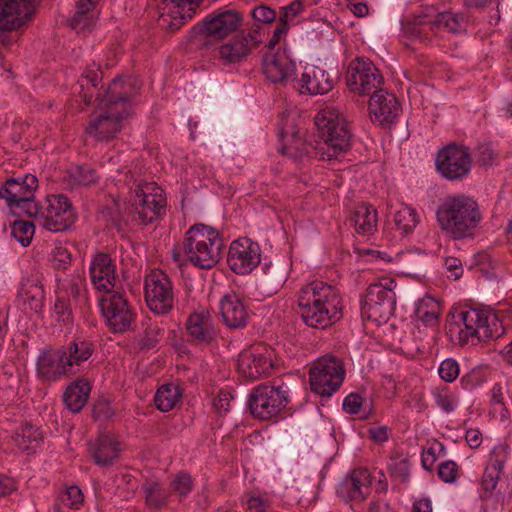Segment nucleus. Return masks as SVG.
<instances>
[{"instance_id": "obj_1", "label": "nucleus", "mask_w": 512, "mask_h": 512, "mask_svg": "<svg viewBox=\"0 0 512 512\" xmlns=\"http://www.w3.org/2000/svg\"><path fill=\"white\" fill-rule=\"evenodd\" d=\"M436 220L442 233L454 241L473 239L483 220L478 201L463 193L448 195L438 205Z\"/></svg>"}, {"instance_id": "obj_2", "label": "nucleus", "mask_w": 512, "mask_h": 512, "mask_svg": "<svg viewBox=\"0 0 512 512\" xmlns=\"http://www.w3.org/2000/svg\"><path fill=\"white\" fill-rule=\"evenodd\" d=\"M299 314L303 322L325 329L343 317L339 290L323 281H312L298 292Z\"/></svg>"}, {"instance_id": "obj_3", "label": "nucleus", "mask_w": 512, "mask_h": 512, "mask_svg": "<svg viewBox=\"0 0 512 512\" xmlns=\"http://www.w3.org/2000/svg\"><path fill=\"white\" fill-rule=\"evenodd\" d=\"M321 142L308 146L322 160L336 159L351 149L353 133L346 118L336 109L326 107L315 117Z\"/></svg>"}, {"instance_id": "obj_4", "label": "nucleus", "mask_w": 512, "mask_h": 512, "mask_svg": "<svg viewBox=\"0 0 512 512\" xmlns=\"http://www.w3.org/2000/svg\"><path fill=\"white\" fill-rule=\"evenodd\" d=\"M489 319H495V313L482 308H453L446 319V333L454 341L465 345H476L481 341L498 338L497 329L487 325Z\"/></svg>"}, {"instance_id": "obj_5", "label": "nucleus", "mask_w": 512, "mask_h": 512, "mask_svg": "<svg viewBox=\"0 0 512 512\" xmlns=\"http://www.w3.org/2000/svg\"><path fill=\"white\" fill-rule=\"evenodd\" d=\"M223 240L217 229L203 223L192 225L185 233L183 250L189 261L200 269H211L219 262Z\"/></svg>"}, {"instance_id": "obj_6", "label": "nucleus", "mask_w": 512, "mask_h": 512, "mask_svg": "<svg viewBox=\"0 0 512 512\" xmlns=\"http://www.w3.org/2000/svg\"><path fill=\"white\" fill-rule=\"evenodd\" d=\"M396 285L394 279L383 278L368 286L365 296L361 299V317L364 322L371 321L380 325L394 315Z\"/></svg>"}, {"instance_id": "obj_7", "label": "nucleus", "mask_w": 512, "mask_h": 512, "mask_svg": "<svg viewBox=\"0 0 512 512\" xmlns=\"http://www.w3.org/2000/svg\"><path fill=\"white\" fill-rule=\"evenodd\" d=\"M346 376L343 361L331 354L316 359L309 369V384L313 393L330 398L339 390Z\"/></svg>"}, {"instance_id": "obj_8", "label": "nucleus", "mask_w": 512, "mask_h": 512, "mask_svg": "<svg viewBox=\"0 0 512 512\" xmlns=\"http://www.w3.org/2000/svg\"><path fill=\"white\" fill-rule=\"evenodd\" d=\"M289 402V391L286 387L263 383L251 390L248 408L254 418L267 421L284 410Z\"/></svg>"}, {"instance_id": "obj_9", "label": "nucleus", "mask_w": 512, "mask_h": 512, "mask_svg": "<svg viewBox=\"0 0 512 512\" xmlns=\"http://www.w3.org/2000/svg\"><path fill=\"white\" fill-rule=\"evenodd\" d=\"M472 155L468 146L450 142L441 147L435 159L437 172L446 180L461 181L472 170Z\"/></svg>"}, {"instance_id": "obj_10", "label": "nucleus", "mask_w": 512, "mask_h": 512, "mask_svg": "<svg viewBox=\"0 0 512 512\" xmlns=\"http://www.w3.org/2000/svg\"><path fill=\"white\" fill-rule=\"evenodd\" d=\"M78 214L71 200L64 194L47 195L40 212V225L53 233L71 230Z\"/></svg>"}, {"instance_id": "obj_11", "label": "nucleus", "mask_w": 512, "mask_h": 512, "mask_svg": "<svg viewBox=\"0 0 512 512\" xmlns=\"http://www.w3.org/2000/svg\"><path fill=\"white\" fill-rule=\"evenodd\" d=\"M41 0H0V43L9 45V33L30 22Z\"/></svg>"}, {"instance_id": "obj_12", "label": "nucleus", "mask_w": 512, "mask_h": 512, "mask_svg": "<svg viewBox=\"0 0 512 512\" xmlns=\"http://www.w3.org/2000/svg\"><path fill=\"white\" fill-rule=\"evenodd\" d=\"M99 306L112 332L124 333L132 329L136 314L123 290L108 292L106 296L99 299Z\"/></svg>"}, {"instance_id": "obj_13", "label": "nucleus", "mask_w": 512, "mask_h": 512, "mask_svg": "<svg viewBox=\"0 0 512 512\" xmlns=\"http://www.w3.org/2000/svg\"><path fill=\"white\" fill-rule=\"evenodd\" d=\"M144 295L147 306L156 314H168L174 307L173 285L162 270H152L145 277Z\"/></svg>"}, {"instance_id": "obj_14", "label": "nucleus", "mask_w": 512, "mask_h": 512, "mask_svg": "<svg viewBox=\"0 0 512 512\" xmlns=\"http://www.w3.org/2000/svg\"><path fill=\"white\" fill-rule=\"evenodd\" d=\"M345 79L348 89L359 95H369L384 82L380 70L370 59L364 57H356L349 63Z\"/></svg>"}, {"instance_id": "obj_15", "label": "nucleus", "mask_w": 512, "mask_h": 512, "mask_svg": "<svg viewBox=\"0 0 512 512\" xmlns=\"http://www.w3.org/2000/svg\"><path fill=\"white\" fill-rule=\"evenodd\" d=\"M242 21V15L235 9L219 8L206 16L192 28V33L222 39L235 31Z\"/></svg>"}, {"instance_id": "obj_16", "label": "nucleus", "mask_w": 512, "mask_h": 512, "mask_svg": "<svg viewBox=\"0 0 512 512\" xmlns=\"http://www.w3.org/2000/svg\"><path fill=\"white\" fill-rule=\"evenodd\" d=\"M260 263L261 250L257 242L248 237H240L230 244L227 264L234 273L249 274Z\"/></svg>"}, {"instance_id": "obj_17", "label": "nucleus", "mask_w": 512, "mask_h": 512, "mask_svg": "<svg viewBox=\"0 0 512 512\" xmlns=\"http://www.w3.org/2000/svg\"><path fill=\"white\" fill-rule=\"evenodd\" d=\"M274 352L263 346H253L250 350L242 352L238 359V371L250 381L271 375L275 363Z\"/></svg>"}, {"instance_id": "obj_18", "label": "nucleus", "mask_w": 512, "mask_h": 512, "mask_svg": "<svg viewBox=\"0 0 512 512\" xmlns=\"http://www.w3.org/2000/svg\"><path fill=\"white\" fill-rule=\"evenodd\" d=\"M368 108L373 123H377L382 128H390L396 123L401 112V103L395 94L378 89L373 91Z\"/></svg>"}, {"instance_id": "obj_19", "label": "nucleus", "mask_w": 512, "mask_h": 512, "mask_svg": "<svg viewBox=\"0 0 512 512\" xmlns=\"http://www.w3.org/2000/svg\"><path fill=\"white\" fill-rule=\"evenodd\" d=\"M104 113L91 120L85 132L100 142H107L115 138L122 130V121L129 117L126 109L114 110L109 107H99Z\"/></svg>"}, {"instance_id": "obj_20", "label": "nucleus", "mask_w": 512, "mask_h": 512, "mask_svg": "<svg viewBox=\"0 0 512 512\" xmlns=\"http://www.w3.org/2000/svg\"><path fill=\"white\" fill-rule=\"evenodd\" d=\"M371 475L365 468L351 470L337 485L336 495L345 503H361L370 494Z\"/></svg>"}, {"instance_id": "obj_21", "label": "nucleus", "mask_w": 512, "mask_h": 512, "mask_svg": "<svg viewBox=\"0 0 512 512\" xmlns=\"http://www.w3.org/2000/svg\"><path fill=\"white\" fill-rule=\"evenodd\" d=\"M65 351L60 347L56 349H44L40 352L36 361L37 377L44 382H55L61 378L74 374L64 359Z\"/></svg>"}, {"instance_id": "obj_22", "label": "nucleus", "mask_w": 512, "mask_h": 512, "mask_svg": "<svg viewBox=\"0 0 512 512\" xmlns=\"http://www.w3.org/2000/svg\"><path fill=\"white\" fill-rule=\"evenodd\" d=\"M89 273L91 282L101 292H111L117 284L116 263L110 254L97 252L93 255Z\"/></svg>"}, {"instance_id": "obj_23", "label": "nucleus", "mask_w": 512, "mask_h": 512, "mask_svg": "<svg viewBox=\"0 0 512 512\" xmlns=\"http://www.w3.org/2000/svg\"><path fill=\"white\" fill-rule=\"evenodd\" d=\"M289 275V266L279 260H264L257 274V286L266 296L275 295L285 284Z\"/></svg>"}, {"instance_id": "obj_24", "label": "nucleus", "mask_w": 512, "mask_h": 512, "mask_svg": "<svg viewBox=\"0 0 512 512\" xmlns=\"http://www.w3.org/2000/svg\"><path fill=\"white\" fill-rule=\"evenodd\" d=\"M262 70L272 83H285L296 79V64L285 53L267 52L263 56Z\"/></svg>"}, {"instance_id": "obj_25", "label": "nucleus", "mask_w": 512, "mask_h": 512, "mask_svg": "<svg viewBox=\"0 0 512 512\" xmlns=\"http://www.w3.org/2000/svg\"><path fill=\"white\" fill-rule=\"evenodd\" d=\"M132 83L121 77L114 78L103 93L96 94L99 107H109L114 110L126 109L131 111Z\"/></svg>"}, {"instance_id": "obj_26", "label": "nucleus", "mask_w": 512, "mask_h": 512, "mask_svg": "<svg viewBox=\"0 0 512 512\" xmlns=\"http://www.w3.org/2000/svg\"><path fill=\"white\" fill-rule=\"evenodd\" d=\"M224 324L231 329L244 328L248 322L247 306L234 291L222 296L219 303Z\"/></svg>"}, {"instance_id": "obj_27", "label": "nucleus", "mask_w": 512, "mask_h": 512, "mask_svg": "<svg viewBox=\"0 0 512 512\" xmlns=\"http://www.w3.org/2000/svg\"><path fill=\"white\" fill-rule=\"evenodd\" d=\"M88 451L94 462L101 467H109L119 457V442L108 432H99L93 442H89Z\"/></svg>"}, {"instance_id": "obj_28", "label": "nucleus", "mask_w": 512, "mask_h": 512, "mask_svg": "<svg viewBox=\"0 0 512 512\" xmlns=\"http://www.w3.org/2000/svg\"><path fill=\"white\" fill-rule=\"evenodd\" d=\"M37 188L38 179L33 174L11 177L0 187V198L5 199L6 204L13 203L23 196H34Z\"/></svg>"}, {"instance_id": "obj_29", "label": "nucleus", "mask_w": 512, "mask_h": 512, "mask_svg": "<svg viewBox=\"0 0 512 512\" xmlns=\"http://www.w3.org/2000/svg\"><path fill=\"white\" fill-rule=\"evenodd\" d=\"M337 79V75H330L324 69L313 66L301 76V91L305 90L311 95L326 94L333 89Z\"/></svg>"}, {"instance_id": "obj_30", "label": "nucleus", "mask_w": 512, "mask_h": 512, "mask_svg": "<svg viewBox=\"0 0 512 512\" xmlns=\"http://www.w3.org/2000/svg\"><path fill=\"white\" fill-rule=\"evenodd\" d=\"M186 330L197 344L210 345L217 341V332L210 316L203 312H193L189 315Z\"/></svg>"}, {"instance_id": "obj_31", "label": "nucleus", "mask_w": 512, "mask_h": 512, "mask_svg": "<svg viewBox=\"0 0 512 512\" xmlns=\"http://www.w3.org/2000/svg\"><path fill=\"white\" fill-rule=\"evenodd\" d=\"M91 389L90 382L84 377L71 382L63 394V401L67 409L72 413H79L86 405Z\"/></svg>"}, {"instance_id": "obj_32", "label": "nucleus", "mask_w": 512, "mask_h": 512, "mask_svg": "<svg viewBox=\"0 0 512 512\" xmlns=\"http://www.w3.org/2000/svg\"><path fill=\"white\" fill-rule=\"evenodd\" d=\"M348 221L358 234L372 235L377 227V210L369 203H360L355 207Z\"/></svg>"}, {"instance_id": "obj_33", "label": "nucleus", "mask_w": 512, "mask_h": 512, "mask_svg": "<svg viewBox=\"0 0 512 512\" xmlns=\"http://www.w3.org/2000/svg\"><path fill=\"white\" fill-rule=\"evenodd\" d=\"M12 438L21 451L29 454L41 445L44 435L38 426L25 421L16 428Z\"/></svg>"}, {"instance_id": "obj_34", "label": "nucleus", "mask_w": 512, "mask_h": 512, "mask_svg": "<svg viewBox=\"0 0 512 512\" xmlns=\"http://www.w3.org/2000/svg\"><path fill=\"white\" fill-rule=\"evenodd\" d=\"M60 349L65 351L64 359L69 362L68 366L73 371L74 366H80L93 355L95 344L82 337H76L67 345L61 346Z\"/></svg>"}, {"instance_id": "obj_35", "label": "nucleus", "mask_w": 512, "mask_h": 512, "mask_svg": "<svg viewBox=\"0 0 512 512\" xmlns=\"http://www.w3.org/2000/svg\"><path fill=\"white\" fill-rule=\"evenodd\" d=\"M99 0H77L70 26L77 32L90 31L96 24L95 8Z\"/></svg>"}, {"instance_id": "obj_36", "label": "nucleus", "mask_w": 512, "mask_h": 512, "mask_svg": "<svg viewBox=\"0 0 512 512\" xmlns=\"http://www.w3.org/2000/svg\"><path fill=\"white\" fill-rule=\"evenodd\" d=\"M103 78V72L99 65L95 63L88 66L80 79L78 80L79 91L78 94L81 97L85 105L89 106L92 104L94 93L89 92V86L97 93H103V86L99 87L100 82Z\"/></svg>"}, {"instance_id": "obj_37", "label": "nucleus", "mask_w": 512, "mask_h": 512, "mask_svg": "<svg viewBox=\"0 0 512 512\" xmlns=\"http://www.w3.org/2000/svg\"><path fill=\"white\" fill-rule=\"evenodd\" d=\"M145 494V504L151 510H161L168 505L171 496L170 491L159 481L147 480L142 485Z\"/></svg>"}, {"instance_id": "obj_38", "label": "nucleus", "mask_w": 512, "mask_h": 512, "mask_svg": "<svg viewBox=\"0 0 512 512\" xmlns=\"http://www.w3.org/2000/svg\"><path fill=\"white\" fill-rule=\"evenodd\" d=\"M250 50L248 39L236 36L220 47L219 56L226 64L238 63L249 55Z\"/></svg>"}, {"instance_id": "obj_39", "label": "nucleus", "mask_w": 512, "mask_h": 512, "mask_svg": "<svg viewBox=\"0 0 512 512\" xmlns=\"http://www.w3.org/2000/svg\"><path fill=\"white\" fill-rule=\"evenodd\" d=\"M440 303L433 297L420 299L415 308V316L425 326L437 327L440 317Z\"/></svg>"}, {"instance_id": "obj_40", "label": "nucleus", "mask_w": 512, "mask_h": 512, "mask_svg": "<svg viewBox=\"0 0 512 512\" xmlns=\"http://www.w3.org/2000/svg\"><path fill=\"white\" fill-rule=\"evenodd\" d=\"M18 298L29 306L35 313L42 311L44 306L45 292L42 284L33 281H27L22 284Z\"/></svg>"}, {"instance_id": "obj_41", "label": "nucleus", "mask_w": 512, "mask_h": 512, "mask_svg": "<svg viewBox=\"0 0 512 512\" xmlns=\"http://www.w3.org/2000/svg\"><path fill=\"white\" fill-rule=\"evenodd\" d=\"M181 395L178 386L172 383L164 384L159 387L154 396L155 406L162 412H168L175 407Z\"/></svg>"}, {"instance_id": "obj_42", "label": "nucleus", "mask_w": 512, "mask_h": 512, "mask_svg": "<svg viewBox=\"0 0 512 512\" xmlns=\"http://www.w3.org/2000/svg\"><path fill=\"white\" fill-rule=\"evenodd\" d=\"M14 215L25 214L34 218L40 224V212H42L43 202H37L34 196H23L13 203H7Z\"/></svg>"}, {"instance_id": "obj_43", "label": "nucleus", "mask_w": 512, "mask_h": 512, "mask_svg": "<svg viewBox=\"0 0 512 512\" xmlns=\"http://www.w3.org/2000/svg\"><path fill=\"white\" fill-rule=\"evenodd\" d=\"M394 223L402 235H409L419 223V215L415 208L405 205L395 213Z\"/></svg>"}, {"instance_id": "obj_44", "label": "nucleus", "mask_w": 512, "mask_h": 512, "mask_svg": "<svg viewBox=\"0 0 512 512\" xmlns=\"http://www.w3.org/2000/svg\"><path fill=\"white\" fill-rule=\"evenodd\" d=\"M70 182L74 185L91 186L99 181L95 168L89 164L75 165L68 170Z\"/></svg>"}, {"instance_id": "obj_45", "label": "nucleus", "mask_w": 512, "mask_h": 512, "mask_svg": "<svg viewBox=\"0 0 512 512\" xmlns=\"http://www.w3.org/2000/svg\"><path fill=\"white\" fill-rule=\"evenodd\" d=\"M467 18L463 13L441 12L434 24L445 27L449 32L460 33L466 30Z\"/></svg>"}, {"instance_id": "obj_46", "label": "nucleus", "mask_w": 512, "mask_h": 512, "mask_svg": "<svg viewBox=\"0 0 512 512\" xmlns=\"http://www.w3.org/2000/svg\"><path fill=\"white\" fill-rule=\"evenodd\" d=\"M53 316L59 324L64 326L73 324L74 316L68 295H57L53 307Z\"/></svg>"}, {"instance_id": "obj_47", "label": "nucleus", "mask_w": 512, "mask_h": 512, "mask_svg": "<svg viewBox=\"0 0 512 512\" xmlns=\"http://www.w3.org/2000/svg\"><path fill=\"white\" fill-rule=\"evenodd\" d=\"M35 233V225L32 221L26 220H15L11 224V235L19 242L23 247L30 245Z\"/></svg>"}, {"instance_id": "obj_48", "label": "nucleus", "mask_w": 512, "mask_h": 512, "mask_svg": "<svg viewBox=\"0 0 512 512\" xmlns=\"http://www.w3.org/2000/svg\"><path fill=\"white\" fill-rule=\"evenodd\" d=\"M432 395L436 405L446 414L452 413L458 405L457 396L446 385L433 390Z\"/></svg>"}, {"instance_id": "obj_49", "label": "nucleus", "mask_w": 512, "mask_h": 512, "mask_svg": "<svg viewBox=\"0 0 512 512\" xmlns=\"http://www.w3.org/2000/svg\"><path fill=\"white\" fill-rule=\"evenodd\" d=\"M165 205L166 201L161 194L144 195V197L140 199V202H135L136 209H138V207H144L152 216H156L157 218L165 215Z\"/></svg>"}, {"instance_id": "obj_50", "label": "nucleus", "mask_w": 512, "mask_h": 512, "mask_svg": "<svg viewBox=\"0 0 512 512\" xmlns=\"http://www.w3.org/2000/svg\"><path fill=\"white\" fill-rule=\"evenodd\" d=\"M146 325L143 336L138 341L141 351H148L157 346L160 341L162 329L157 324L142 322V326Z\"/></svg>"}, {"instance_id": "obj_51", "label": "nucleus", "mask_w": 512, "mask_h": 512, "mask_svg": "<svg viewBox=\"0 0 512 512\" xmlns=\"http://www.w3.org/2000/svg\"><path fill=\"white\" fill-rule=\"evenodd\" d=\"M193 486L192 476L186 471L178 472L170 483L172 491L180 499L186 498L193 490Z\"/></svg>"}, {"instance_id": "obj_52", "label": "nucleus", "mask_w": 512, "mask_h": 512, "mask_svg": "<svg viewBox=\"0 0 512 512\" xmlns=\"http://www.w3.org/2000/svg\"><path fill=\"white\" fill-rule=\"evenodd\" d=\"M51 264L56 271H66L73 262L72 253L63 246H56L51 251Z\"/></svg>"}, {"instance_id": "obj_53", "label": "nucleus", "mask_w": 512, "mask_h": 512, "mask_svg": "<svg viewBox=\"0 0 512 512\" xmlns=\"http://www.w3.org/2000/svg\"><path fill=\"white\" fill-rule=\"evenodd\" d=\"M115 415L109 399L99 397L92 405V418L94 421L106 422Z\"/></svg>"}, {"instance_id": "obj_54", "label": "nucleus", "mask_w": 512, "mask_h": 512, "mask_svg": "<svg viewBox=\"0 0 512 512\" xmlns=\"http://www.w3.org/2000/svg\"><path fill=\"white\" fill-rule=\"evenodd\" d=\"M485 381V371L480 367H475L461 377L460 384L462 389L472 391L480 387Z\"/></svg>"}, {"instance_id": "obj_55", "label": "nucleus", "mask_w": 512, "mask_h": 512, "mask_svg": "<svg viewBox=\"0 0 512 512\" xmlns=\"http://www.w3.org/2000/svg\"><path fill=\"white\" fill-rule=\"evenodd\" d=\"M439 376L447 383L454 382L460 373L458 362L453 358L444 359L438 368Z\"/></svg>"}, {"instance_id": "obj_56", "label": "nucleus", "mask_w": 512, "mask_h": 512, "mask_svg": "<svg viewBox=\"0 0 512 512\" xmlns=\"http://www.w3.org/2000/svg\"><path fill=\"white\" fill-rule=\"evenodd\" d=\"M60 500L71 509H79L83 505L84 495L77 485H71L66 488Z\"/></svg>"}, {"instance_id": "obj_57", "label": "nucleus", "mask_w": 512, "mask_h": 512, "mask_svg": "<svg viewBox=\"0 0 512 512\" xmlns=\"http://www.w3.org/2000/svg\"><path fill=\"white\" fill-rule=\"evenodd\" d=\"M500 475L498 471L495 470V468H486L484 470L482 481H481V488L483 490V493H481L480 497L481 499L488 498L491 493L495 490Z\"/></svg>"}, {"instance_id": "obj_58", "label": "nucleus", "mask_w": 512, "mask_h": 512, "mask_svg": "<svg viewBox=\"0 0 512 512\" xmlns=\"http://www.w3.org/2000/svg\"><path fill=\"white\" fill-rule=\"evenodd\" d=\"M508 458V446L505 444L497 445L493 448L490 458L489 464L486 468H495L499 474L503 473L504 465Z\"/></svg>"}, {"instance_id": "obj_59", "label": "nucleus", "mask_w": 512, "mask_h": 512, "mask_svg": "<svg viewBox=\"0 0 512 512\" xmlns=\"http://www.w3.org/2000/svg\"><path fill=\"white\" fill-rule=\"evenodd\" d=\"M476 157L480 166L488 167L495 163L497 153L491 143H481L476 147Z\"/></svg>"}, {"instance_id": "obj_60", "label": "nucleus", "mask_w": 512, "mask_h": 512, "mask_svg": "<svg viewBox=\"0 0 512 512\" xmlns=\"http://www.w3.org/2000/svg\"><path fill=\"white\" fill-rule=\"evenodd\" d=\"M445 448L442 443L437 442L435 446H431L428 449H424L421 454V464L422 467L431 472L434 463L437 458L440 456L441 452L444 451Z\"/></svg>"}, {"instance_id": "obj_61", "label": "nucleus", "mask_w": 512, "mask_h": 512, "mask_svg": "<svg viewBox=\"0 0 512 512\" xmlns=\"http://www.w3.org/2000/svg\"><path fill=\"white\" fill-rule=\"evenodd\" d=\"M251 16L257 23L270 24L275 21L277 14L270 6L260 4L251 10Z\"/></svg>"}, {"instance_id": "obj_62", "label": "nucleus", "mask_w": 512, "mask_h": 512, "mask_svg": "<svg viewBox=\"0 0 512 512\" xmlns=\"http://www.w3.org/2000/svg\"><path fill=\"white\" fill-rule=\"evenodd\" d=\"M459 466L453 460H447L439 464L438 477L446 483H453L458 476Z\"/></svg>"}, {"instance_id": "obj_63", "label": "nucleus", "mask_w": 512, "mask_h": 512, "mask_svg": "<svg viewBox=\"0 0 512 512\" xmlns=\"http://www.w3.org/2000/svg\"><path fill=\"white\" fill-rule=\"evenodd\" d=\"M391 477L398 479L400 482H408L410 478V463L408 458H403L389 465Z\"/></svg>"}, {"instance_id": "obj_64", "label": "nucleus", "mask_w": 512, "mask_h": 512, "mask_svg": "<svg viewBox=\"0 0 512 512\" xmlns=\"http://www.w3.org/2000/svg\"><path fill=\"white\" fill-rule=\"evenodd\" d=\"M427 17V14H418L414 16V19L412 21H407L406 23H404L403 29L405 34L409 38L421 37L422 31L420 27L428 23V21L426 20Z\"/></svg>"}]
</instances>
